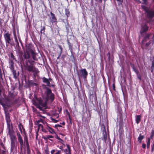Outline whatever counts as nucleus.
I'll return each instance as SVG.
<instances>
[{"label":"nucleus","instance_id":"nucleus-1","mask_svg":"<svg viewBox=\"0 0 154 154\" xmlns=\"http://www.w3.org/2000/svg\"><path fill=\"white\" fill-rule=\"evenodd\" d=\"M42 86L45 96L46 101H47L49 100H51V102H53L55 96L54 94L52 93L51 89L44 84L42 85Z\"/></svg>","mask_w":154,"mask_h":154},{"label":"nucleus","instance_id":"nucleus-2","mask_svg":"<svg viewBox=\"0 0 154 154\" xmlns=\"http://www.w3.org/2000/svg\"><path fill=\"white\" fill-rule=\"evenodd\" d=\"M11 140V150L14 151L17 149V141L16 137L14 131L8 132Z\"/></svg>","mask_w":154,"mask_h":154},{"label":"nucleus","instance_id":"nucleus-3","mask_svg":"<svg viewBox=\"0 0 154 154\" xmlns=\"http://www.w3.org/2000/svg\"><path fill=\"white\" fill-rule=\"evenodd\" d=\"M17 137L18 140L19 142L20 145V147L21 149L24 148L25 147V145H26L27 149V150L29 149V145L28 142V138L27 136H25L24 137V142L23 141L22 138L19 132H17Z\"/></svg>","mask_w":154,"mask_h":154},{"label":"nucleus","instance_id":"nucleus-4","mask_svg":"<svg viewBox=\"0 0 154 154\" xmlns=\"http://www.w3.org/2000/svg\"><path fill=\"white\" fill-rule=\"evenodd\" d=\"M5 114V118L7 125V129L8 132L14 131L13 126L10 118L9 113L7 112L6 109L4 110Z\"/></svg>","mask_w":154,"mask_h":154},{"label":"nucleus","instance_id":"nucleus-5","mask_svg":"<svg viewBox=\"0 0 154 154\" xmlns=\"http://www.w3.org/2000/svg\"><path fill=\"white\" fill-rule=\"evenodd\" d=\"M29 62L31 64V65H29L27 63H26L24 66L25 69L29 72H34L37 74L39 73V71L37 68H35L32 64V62L29 60H28Z\"/></svg>","mask_w":154,"mask_h":154},{"label":"nucleus","instance_id":"nucleus-6","mask_svg":"<svg viewBox=\"0 0 154 154\" xmlns=\"http://www.w3.org/2000/svg\"><path fill=\"white\" fill-rule=\"evenodd\" d=\"M4 37L6 42V45L8 47L9 44L12 45L11 42V34L8 32L4 35Z\"/></svg>","mask_w":154,"mask_h":154},{"label":"nucleus","instance_id":"nucleus-7","mask_svg":"<svg viewBox=\"0 0 154 154\" xmlns=\"http://www.w3.org/2000/svg\"><path fill=\"white\" fill-rule=\"evenodd\" d=\"M42 82L44 83H46L47 84V85H46L48 87H50L51 86H53V85H52L50 83V82L52 81V79L51 78L47 79L45 78V77H43L42 78Z\"/></svg>","mask_w":154,"mask_h":154},{"label":"nucleus","instance_id":"nucleus-8","mask_svg":"<svg viewBox=\"0 0 154 154\" xmlns=\"http://www.w3.org/2000/svg\"><path fill=\"white\" fill-rule=\"evenodd\" d=\"M26 51L32 54H33L34 52L33 50V47L31 44H29L26 46Z\"/></svg>","mask_w":154,"mask_h":154},{"label":"nucleus","instance_id":"nucleus-9","mask_svg":"<svg viewBox=\"0 0 154 154\" xmlns=\"http://www.w3.org/2000/svg\"><path fill=\"white\" fill-rule=\"evenodd\" d=\"M80 76L83 77L84 79H86L88 73L86 69H82L79 70Z\"/></svg>","mask_w":154,"mask_h":154},{"label":"nucleus","instance_id":"nucleus-10","mask_svg":"<svg viewBox=\"0 0 154 154\" xmlns=\"http://www.w3.org/2000/svg\"><path fill=\"white\" fill-rule=\"evenodd\" d=\"M147 16L149 19H151L154 17V11H147Z\"/></svg>","mask_w":154,"mask_h":154},{"label":"nucleus","instance_id":"nucleus-11","mask_svg":"<svg viewBox=\"0 0 154 154\" xmlns=\"http://www.w3.org/2000/svg\"><path fill=\"white\" fill-rule=\"evenodd\" d=\"M103 137L102 139L105 142H106L107 138V135L106 132L105 130H103Z\"/></svg>","mask_w":154,"mask_h":154},{"label":"nucleus","instance_id":"nucleus-12","mask_svg":"<svg viewBox=\"0 0 154 154\" xmlns=\"http://www.w3.org/2000/svg\"><path fill=\"white\" fill-rule=\"evenodd\" d=\"M51 15V18L50 19L52 23H55L57 22V19L55 17L54 14L52 12L50 13Z\"/></svg>","mask_w":154,"mask_h":154},{"label":"nucleus","instance_id":"nucleus-13","mask_svg":"<svg viewBox=\"0 0 154 154\" xmlns=\"http://www.w3.org/2000/svg\"><path fill=\"white\" fill-rule=\"evenodd\" d=\"M149 29V27L146 25H145L141 29L140 31V33L141 35L142 33L147 31Z\"/></svg>","mask_w":154,"mask_h":154},{"label":"nucleus","instance_id":"nucleus-14","mask_svg":"<svg viewBox=\"0 0 154 154\" xmlns=\"http://www.w3.org/2000/svg\"><path fill=\"white\" fill-rule=\"evenodd\" d=\"M67 42L69 46V49L70 50L71 52L72 53L73 51L72 44L70 42L69 40V39H67Z\"/></svg>","mask_w":154,"mask_h":154},{"label":"nucleus","instance_id":"nucleus-15","mask_svg":"<svg viewBox=\"0 0 154 154\" xmlns=\"http://www.w3.org/2000/svg\"><path fill=\"white\" fill-rule=\"evenodd\" d=\"M31 53L26 51L24 52L23 57L25 59H29L30 57V54Z\"/></svg>","mask_w":154,"mask_h":154},{"label":"nucleus","instance_id":"nucleus-16","mask_svg":"<svg viewBox=\"0 0 154 154\" xmlns=\"http://www.w3.org/2000/svg\"><path fill=\"white\" fill-rule=\"evenodd\" d=\"M46 129L48 130L50 133L51 134H53L54 133H55L56 134L54 129L51 127H49V126L47 125Z\"/></svg>","mask_w":154,"mask_h":154},{"label":"nucleus","instance_id":"nucleus-17","mask_svg":"<svg viewBox=\"0 0 154 154\" xmlns=\"http://www.w3.org/2000/svg\"><path fill=\"white\" fill-rule=\"evenodd\" d=\"M150 35L151 34H147L144 39L142 40V43H143L144 42H146L147 41V39H149Z\"/></svg>","mask_w":154,"mask_h":154},{"label":"nucleus","instance_id":"nucleus-18","mask_svg":"<svg viewBox=\"0 0 154 154\" xmlns=\"http://www.w3.org/2000/svg\"><path fill=\"white\" fill-rule=\"evenodd\" d=\"M141 116L140 115H137L136 116V121L137 124H138L140 121V118Z\"/></svg>","mask_w":154,"mask_h":154},{"label":"nucleus","instance_id":"nucleus-19","mask_svg":"<svg viewBox=\"0 0 154 154\" xmlns=\"http://www.w3.org/2000/svg\"><path fill=\"white\" fill-rule=\"evenodd\" d=\"M12 71V72L13 74L14 75V78L15 79H17L19 75L18 73L17 74L16 73V71L14 70H13Z\"/></svg>","mask_w":154,"mask_h":154},{"label":"nucleus","instance_id":"nucleus-20","mask_svg":"<svg viewBox=\"0 0 154 154\" xmlns=\"http://www.w3.org/2000/svg\"><path fill=\"white\" fill-rule=\"evenodd\" d=\"M131 67L133 68V70L138 75L139 73V71L138 70L137 68H136L134 66V65H131Z\"/></svg>","mask_w":154,"mask_h":154},{"label":"nucleus","instance_id":"nucleus-21","mask_svg":"<svg viewBox=\"0 0 154 154\" xmlns=\"http://www.w3.org/2000/svg\"><path fill=\"white\" fill-rule=\"evenodd\" d=\"M11 66H10V68L12 70V71H13L14 70V62L12 60L11 61Z\"/></svg>","mask_w":154,"mask_h":154},{"label":"nucleus","instance_id":"nucleus-22","mask_svg":"<svg viewBox=\"0 0 154 154\" xmlns=\"http://www.w3.org/2000/svg\"><path fill=\"white\" fill-rule=\"evenodd\" d=\"M65 14L66 16L67 17H68L70 15V12L68 9H65Z\"/></svg>","mask_w":154,"mask_h":154},{"label":"nucleus","instance_id":"nucleus-23","mask_svg":"<svg viewBox=\"0 0 154 154\" xmlns=\"http://www.w3.org/2000/svg\"><path fill=\"white\" fill-rule=\"evenodd\" d=\"M0 104L3 106V107L4 110L5 109V104L3 102V100L2 99L0 98Z\"/></svg>","mask_w":154,"mask_h":154},{"label":"nucleus","instance_id":"nucleus-24","mask_svg":"<svg viewBox=\"0 0 154 154\" xmlns=\"http://www.w3.org/2000/svg\"><path fill=\"white\" fill-rule=\"evenodd\" d=\"M45 27L43 26L41 27L40 32L41 34L44 33L45 32Z\"/></svg>","mask_w":154,"mask_h":154},{"label":"nucleus","instance_id":"nucleus-25","mask_svg":"<svg viewBox=\"0 0 154 154\" xmlns=\"http://www.w3.org/2000/svg\"><path fill=\"white\" fill-rule=\"evenodd\" d=\"M144 137L143 135H141V134H140L139 135V136L138 137V141L140 142V143H141L142 140L143 138Z\"/></svg>","mask_w":154,"mask_h":154},{"label":"nucleus","instance_id":"nucleus-26","mask_svg":"<svg viewBox=\"0 0 154 154\" xmlns=\"http://www.w3.org/2000/svg\"><path fill=\"white\" fill-rule=\"evenodd\" d=\"M58 47L59 48L60 50V52L59 54V57H60V56H61V54H62V52H63V48L61 47V46L60 45H58Z\"/></svg>","mask_w":154,"mask_h":154},{"label":"nucleus","instance_id":"nucleus-27","mask_svg":"<svg viewBox=\"0 0 154 154\" xmlns=\"http://www.w3.org/2000/svg\"><path fill=\"white\" fill-rule=\"evenodd\" d=\"M153 60L152 61L151 68H154V57H152Z\"/></svg>","mask_w":154,"mask_h":154},{"label":"nucleus","instance_id":"nucleus-28","mask_svg":"<svg viewBox=\"0 0 154 154\" xmlns=\"http://www.w3.org/2000/svg\"><path fill=\"white\" fill-rule=\"evenodd\" d=\"M63 21L66 24L68 25V23L67 19H63Z\"/></svg>","mask_w":154,"mask_h":154},{"label":"nucleus","instance_id":"nucleus-29","mask_svg":"<svg viewBox=\"0 0 154 154\" xmlns=\"http://www.w3.org/2000/svg\"><path fill=\"white\" fill-rule=\"evenodd\" d=\"M29 84L31 85H32V86H36L37 85V84L36 83H34L32 81L30 82Z\"/></svg>","mask_w":154,"mask_h":154},{"label":"nucleus","instance_id":"nucleus-30","mask_svg":"<svg viewBox=\"0 0 154 154\" xmlns=\"http://www.w3.org/2000/svg\"><path fill=\"white\" fill-rule=\"evenodd\" d=\"M11 57L13 60H15V61H16V60L15 58V57L14 56L13 54L12 53H11Z\"/></svg>","mask_w":154,"mask_h":154},{"label":"nucleus","instance_id":"nucleus-31","mask_svg":"<svg viewBox=\"0 0 154 154\" xmlns=\"http://www.w3.org/2000/svg\"><path fill=\"white\" fill-rule=\"evenodd\" d=\"M14 98L12 97H8V100L9 101H11L13 100Z\"/></svg>","mask_w":154,"mask_h":154},{"label":"nucleus","instance_id":"nucleus-32","mask_svg":"<svg viewBox=\"0 0 154 154\" xmlns=\"http://www.w3.org/2000/svg\"><path fill=\"white\" fill-rule=\"evenodd\" d=\"M45 154H49L48 149V148L46 149L45 150Z\"/></svg>","mask_w":154,"mask_h":154},{"label":"nucleus","instance_id":"nucleus-33","mask_svg":"<svg viewBox=\"0 0 154 154\" xmlns=\"http://www.w3.org/2000/svg\"><path fill=\"white\" fill-rule=\"evenodd\" d=\"M56 139H57L59 140H60V141H61L62 142H63V140H62V139H60L57 135V134H56Z\"/></svg>","mask_w":154,"mask_h":154},{"label":"nucleus","instance_id":"nucleus-34","mask_svg":"<svg viewBox=\"0 0 154 154\" xmlns=\"http://www.w3.org/2000/svg\"><path fill=\"white\" fill-rule=\"evenodd\" d=\"M15 41L16 42L17 45L18 46L19 45V43L18 42V41L17 39V37H15L14 38Z\"/></svg>","mask_w":154,"mask_h":154},{"label":"nucleus","instance_id":"nucleus-35","mask_svg":"<svg viewBox=\"0 0 154 154\" xmlns=\"http://www.w3.org/2000/svg\"><path fill=\"white\" fill-rule=\"evenodd\" d=\"M21 126L22 127V126L21 125V123H20L18 125V128H19L21 132H22V129H21Z\"/></svg>","mask_w":154,"mask_h":154},{"label":"nucleus","instance_id":"nucleus-36","mask_svg":"<svg viewBox=\"0 0 154 154\" xmlns=\"http://www.w3.org/2000/svg\"><path fill=\"white\" fill-rule=\"evenodd\" d=\"M0 146L2 147V148H3L4 149H5V147L4 146V145L2 142H1L0 143Z\"/></svg>","mask_w":154,"mask_h":154},{"label":"nucleus","instance_id":"nucleus-37","mask_svg":"<svg viewBox=\"0 0 154 154\" xmlns=\"http://www.w3.org/2000/svg\"><path fill=\"white\" fill-rule=\"evenodd\" d=\"M150 145V139L149 138H148V141L147 143V145Z\"/></svg>","mask_w":154,"mask_h":154},{"label":"nucleus","instance_id":"nucleus-38","mask_svg":"<svg viewBox=\"0 0 154 154\" xmlns=\"http://www.w3.org/2000/svg\"><path fill=\"white\" fill-rule=\"evenodd\" d=\"M38 127L39 128H42V129H43V126L42 125L40 124H38Z\"/></svg>","mask_w":154,"mask_h":154},{"label":"nucleus","instance_id":"nucleus-39","mask_svg":"<svg viewBox=\"0 0 154 154\" xmlns=\"http://www.w3.org/2000/svg\"><path fill=\"white\" fill-rule=\"evenodd\" d=\"M43 138L45 140H47L48 139H49L48 135L46 137H43Z\"/></svg>","mask_w":154,"mask_h":154},{"label":"nucleus","instance_id":"nucleus-40","mask_svg":"<svg viewBox=\"0 0 154 154\" xmlns=\"http://www.w3.org/2000/svg\"><path fill=\"white\" fill-rule=\"evenodd\" d=\"M154 136V131L153 130H152V132L151 135L150 136V137L152 138V137Z\"/></svg>","mask_w":154,"mask_h":154},{"label":"nucleus","instance_id":"nucleus-41","mask_svg":"<svg viewBox=\"0 0 154 154\" xmlns=\"http://www.w3.org/2000/svg\"><path fill=\"white\" fill-rule=\"evenodd\" d=\"M0 80L2 81V82L3 81V79L2 78V74L1 73L0 74Z\"/></svg>","mask_w":154,"mask_h":154},{"label":"nucleus","instance_id":"nucleus-42","mask_svg":"<svg viewBox=\"0 0 154 154\" xmlns=\"http://www.w3.org/2000/svg\"><path fill=\"white\" fill-rule=\"evenodd\" d=\"M119 2V4H122L123 2V0H116Z\"/></svg>","mask_w":154,"mask_h":154},{"label":"nucleus","instance_id":"nucleus-43","mask_svg":"<svg viewBox=\"0 0 154 154\" xmlns=\"http://www.w3.org/2000/svg\"><path fill=\"white\" fill-rule=\"evenodd\" d=\"M37 122L38 123L39 122H43V120H42V119H39L37 121Z\"/></svg>","mask_w":154,"mask_h":154},{"label":"nucleus","instance_id":"nucleus-44","mask_svg":"<svg viewBox=\"0 0 154 154\" xmlns=\"http://www.w3.org/2000/svg\"><path fill=\"white\" fill-rule=\"evenodd\" d=\"M51 120L53 121V122L54 123H57L58 122V120H56L54 119L51 118Z\"/></svg>","mask_w":154,"mask_h":154},{"label":"nucleus","instance_id":"nucleus-45","mask_svg":"<svg viewBox=\"0 0 154 154\" xmlns=\"http://www.w3.org/2000/svg\"><path fill=\"white\" fill-rule=\"evenodd\" d=\"M151 42H150V41H149V42H147V43H146V47H148L149 45H150V44Z\"/></svg>","mask_w":154,"mask_h":154},{"label":"nucleus","instance_id":"nucleus-46","mask_svg":"<svg viewBox=\"0 0 154 154\" xmlns=\"http://www.w3.org/2000/svg\"><path fill=\"white\" fill-rule=\"evenodd\" d=\"M154 143L152 146V148L151 150V152H152L154 151Z\"/></svg>","mask_w":154,"mask_h":154},{"label":"nucleus","instance_id":"nucleus-47","mask_svg":"<svg viewBox=\"0 0 154 154\" xmlns=\"http://www.w3.org/2000/svg\"><path fill=\"white\" fill-rule=\"evenodd\" d=\"M141 7L142 8L144 9L145 10H146V12L147 11H146V8L145 6L142 5L141 6Z\"/></svg>","mask_w":154,"mask_h":154},{"label":"nucleus","instance_id":"nucleus-48","mask_svg":"<svg viewBox=\"0 0 154 154\" xmlns=\"http://www.w3.org/2000/svg\"><path fill=\"white\" fill-rule=\"evenodd\" d=\"M142 147L143 148H146V145L144 143H143L142 144Z\"/></svg>","mask_w":154,"mask_h":154},{"label":"nucleus","instance_id":"nucleus-49","mask_svg":"<svg viewBox=\"0 0 154 154\" xmlns=\"http://www.w3.org/2000/svg\"><path fill=\"white\" fill-rule=\"evenodd\" d=\"M67 147L68 150H69V152L70 151V146H69V145H67ZM68 154H69V152H68Z\"/></svg>","mask_w":154,"mask_h":154},{"label":"nucleus","instance_id":"nucleus-50","mask_svg":"<svg viewBox=\"0 0 154 154\" xmlns=\"http://www.w3.org/2000/svg\"><path fill=\"white\" fill-rule=\"evenodd\" d=\"M61 153V151L58 150L56 153L54 154H60Z\"/></svg>","mask_w":154,"mask_h":154},{"label":"nucleus","instance_id":"nucleus-51","mask_svg":"<svg viewBox=\"0 0 154 154\" xmlns=\"http://www.w3.org/2000/svg\"><path fill=\"white\" fill-rule=\"evenodd\" d=\"M55 152V150H54V149L52 150L51 151V154H54V153Z\"/></svg>","mask_w":154,"mask_h":154},{"label":"nucleus","instance_id":"nucleus-52","mask_svg":"<svg viewBox=\"0 0 154 154\" xmlns=\"http://www.w3.org/2000/svg\"><path fill=\"white\" fill-rule=\"evenodd\" d=\"M55 127H62V126L61 125H55Z\"/></svg>","mask_w":154,"mask_h":154},{"label":"nucleus","instance_id":"nucleus-53","mask_svg":"<svg viewBox=\"0 0 154 154\" xmlns=\"http://www.w3.org/2000/svg\"><path fill=\"white\" fill-rule=\"evenodd\" d=\"M13 34H14V38H15V37H17L15 31H14Z\"/></svg>","mask_w":154,"mask_h":154},{"label":"nucleus","instance_id":"nucleus-54","mask_svg":"<svg viewBox=\"0 0 154 154\" xmlns=\"http://www.w3.org/2000/svg\"><path fill=\"white\" fill-rule=\"evenodd\" d=\"M48 137H49V138H53V136L51 135H48Z\"/></svg>","mask_w":154,"mask_h":154},{"label":"nucleus","instance_id":"nucleus-55","mask_svg":"<svg viewBox=\"0 0 154 154\" xmlns=\"http://www.w3.org/2000/svg\"><path fill=\"white\" fill-rule=\"evenodd\" d=\"M2 153L3 154H5V149H4L2 150Z\"/></svg>","mask_w":154,"mask_h":154},{"label":"nucleus","instance_id":"nucleus-56","mask_svg":"<svg viewBox=\"0 0 154 154\" xmlns=\"http://www.w3.org/2000/svg\"><path fill=\"white\" fill-rule=\"evenodd\" d=\"M38 132H36V139H37L38 138Z\"/></svg>","mask_w":154,"mask_h":154},{"label":"nucleus","instance_id":"nucleus-57","mask_svg":"<svg viewBox=\"0 0 154 154\" xmlns=\"http://www.w3.org/2000/svg\"><path fill=\"white\" fill-rule=\"evenodd\" d=\"M112 86H113V90H115V84H113Z\"/></svg>","mask_w":154,"mask_h":154},{"label":"nucleus","instance_id":"nucleus-58","mask_svg":"<svg viewBox=\"0 0 154 154\" xmlns=\"http://www.w3.org/2000/svg\"><path fill=\"white\" fill-rule=\"evenodd\" d=\"M91 113H90L89 114V120L90 119H91Z\"/></svg>","mask_w":154,"mask_h":154},{"label":"nucleus","instance_id":"nucleus-59","mask_svg":"<svg viewBox=\"0 0 154 154\" xmlns=\"http://www.w3.org/2000/svg\"><path fill=\"white\" fill-rule=\"evenodd\" d=\"M151 72H153V70H154V68H151Z\"/></svg>","mask_w":154,"mask_h":154},{"label":"nucleus","instance_id":"nucleus-60","mask_svg":"<svg viewBox=\"0 0 154 154\" xmlns=\"http://www.w3.org/2000/svg\"><path fill=\"white\" fill-rule=\"evenodd\" d=\"M40 129V128H39L38 127L37 131V132H38V131H39Z\"/></svg>","mask_w":154,"mask_h":154},{"label":"nucleus","instance_id":"nucleus-61","mask_svg":"<svg viewBox=\"0 0 154 154\" xmlns=\"http://www.w3.org/2000/svg\"><path fill=\"white\" fill-rule=\"evenodd\" d=\"M69 120H70V121H71V118H70V115H69Z\"/></svg>","mask_w":154,"mask_h":154},{"label":"nucleus","instance_id":"nucleus-62","mask_svg":"<svg viewBox=\"0 0 154 154\" xmlns=\"http://www.w3.org/2000/svg\"><path fill=\"white\" fill-rule=\"evenodd\" d=\"M138 78L140 80L141 79V78L140 76H138Z\"/></svg>","mask_w":154,"mask_h":154},{"label":"nucleus","instance_id":"nucleus-63","mask_svg":"<svg viewBox=\"0 0 154 154\" xmlns=\"http://www.w3.org/2000/svg\"><path fill=\"white\" fill-rule=\"evenodd\" d=\"M62 124L63 125H65V122H63L62 123Z\"/></svg>","mask_w":154,"mask_h":154},{"label":"nucleus","instance_id":"nucleus-64","mask_svg":"<svg viewBox=\"0 0 154 154\" xmlns=\"http://www.w3.org/2000/svg\"><path fill=\"white\" fill-rule=\"evenodd\" d=\"M37 154H41L40 152H37Z\"/></svg>","mask_w":154,"mask_h":154}]
</instances>
